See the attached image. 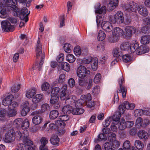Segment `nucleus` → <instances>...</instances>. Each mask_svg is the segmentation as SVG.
Here are the masks:
<instances>
[{"instance_id":"nucleus-1","label":"nucleus","mask_w":150,"mask_h":150,"mask_svg":"<svg viewBox=\"0 0 150 150\" xmlns=\"http://www.w3.org/2000/svg\"><path fill=\"white\" fill-rule=\"evenodd\" d=\"M149 50L147 47L143 45L139 46L138 42L137 41L133 40L130 43L128 52L130 53L135 52L136 54H141L148 52Z\"/></svg>"},{"instance_id":"nucleus-2","label":"nucleus","mask_w":150,"mask_h":150,"mask_svg":"<svg viewBox=\"0 0 150 150\" xmlns=\"http://www.w3.org/2000/svg\"><path fill=\"white\" fill-rule=\"evenodd\" d=\"M96 21L97 26L101 27L107 32H109L113 29L112 24L108 21H103L105 18L103 16H97Z\"/></svg>"},{"instance_id":"nucleus-3","label":"nucleus","mask_w":150,"mask_h":150,"mask_svg":"<svg viewBox=\"0 0 150 150\" xmlns=\"http://www.w3.org/2000/svg\"><path fill=\"white\" fill-rule=\"evenodd\" d=\"M42 45L40 41V39L39 38H38L36 45V53L37 57L38 59L40 58L41 59V60L39 65H38L37 64L35 65V67H39L38 69L40 70L43 63V59H44L45 57L44 53L42 52Z\"/></svg>"},{"instance_id":"nucleus-4","label":"nucleus","mask_w":150,"mask_h":150,"mask_svg":"<svg viewBox=\"0 0 150 150\" xmlns=\"http://www.w3.org/2000/svg\"><path fill=\"white\" fill-rule=\"evenodd\" d=\"M109 21L114 24H122L124 21V17L123 13L121 11H118L113 16H110Z\"/></svg>"},{"instance_id":"nucleus-5","label":"nucleus","mask_w":150,"mask_h":150,"mask_svg":"<svg viewBox=\"0 0 150 150\" xmlns=\"http://www.w3.org/2000/svg\"><path fill=\"white\" fill-rule=\"evenodd\" d=\"M123 81V77L122 76L120 78L118 81V83L120 86V89L117 91V93H115L114 98V101L113 102V103H117L118 102L119 97L117 93H121L122 97L123 98L126 97L127 90L124 86L122 85V83Z\"/></svg>"},{"instance_id":"nucleus-6","label":"nucleus","mask_w":150,"mask_h":150,"mask_svg":"<svg viewBox=\"0 0 150 150\" xmlns=\"http://www.w3.org/2000/svg\"><path fill=\"white\" fill-rule=\"evenodd\" d=\"M135 105L133 103L129 104L127 101H125L123 105H120L119 106V112L117 115L119 114L121 115V114H123L125 110L127 109H133L135 107Z\"/></svg>"},{"instance_id":"nucleus-7","label":"nucleus","mask_w":150,"mask_h":150,"mask_svg":"<svg viewBox=\"0 0 150 150\" xmlns=\"http://www.w3.org/2000/svg\"><path fill=\"white\" fill-rule=\"evenodd\" d=\"M3 139L6 143H11L14 142L15 140V136L14 135L13 130L12 129L8 130L5 134Z\"/></svg>"},{"instance_id":"nucleus-8","label":"nucleus","mask_w":150,"mask_h":150,"mask_svg":"<svg viewBox=\"0 0 150 150\" xmlns=\"http://www.w3.org/2000/svg\"><path fill=\"white\" fill-rule=\"evenodd\" d=\"M90 71L83 66L80 65L77 69V74L79 77L84 78Z\"/></svg>"},{"instance_id":"nucleus-9","label":"nucleus","mask_w":150,"mask_h":150,"mask_svg":"<svg viewBox=\"0 0 150 150\" xmlns=\"http://www.w3.org/2000/svg\"><path fill=\"white\" fill-rule=\"evenodd\" d=\"M120 115L119 114V115L115 114L113 116H110L107 118L105 121L103 122L102 125L104 127H107L110 125L111 120L112 121L116 122H117V121H119L120 118Z\"/></svg>"},{"instance_id":"nucleus-10","label":"nucleus","mask_w":150,"mask_h":150,"mask_svg":"<svg viewBox=\"0 0 150 150\" xmlns=\"http://www.w3.org/2000/svg\"><path fill=\"white\" fill-rule=\"evenodd\" d=\"M2 30L5 32H9L13 31L14 27L13 25H11L7 21H3L1 22Z\"/></svg>"},{"instance_id":"nucleus-11","label":"nucleus","mask_w":150,"mask_h":150,"mask_svg":"<svg viewBox=\"0 0 150 150\" xmlns=\"http://www.w3.org/2000/svg\"><path fill=\"white\" fill-rule=\"evenodd\" d=\"M22 110L21 112V115L25 116L27 115L30 110V108L29 103L28 101L23 102L21 105Z\"/></svg>"},{"instance_id":"nucleus-12","label":"nucleus","mask_w":150,"mask_h":150,"mask_svg":"<svg viewBox=\"0 0 150 150\" xmlns=\"http://www.w3.org/2000/svg\"><path fill=\"white\" fill-rule=\"evenodd\" d=\"M139 6L137 4L134 2H131L125 6V9L127 11L136 12Z\"/></svg>"},{"instance_id":"nucleus-13","label":"nucleus","mask_w":150,"mask_h":150,"mask_svg":"<svg viewBox=\"0 0 150 150\" xmlns=\"http://www.w3.org/2000/svg\"><path fill=\"white\" fill-rule=\"evenodd\" d=\"M30 13V11L28 12V9L27 8H23L20 12V18L26 23L28 21V16Z\"/></svg>"},{"instance_id":"nucleus-14","label":"nucleus","mask_w":150,"mask_h":150,"mask_svg":"<svg viewBox=\"0 0 150 150\" xmlns=\"http://www.w3.org/2000/svg\"><path fill=\"white\" fill-rule=\"evenodd\" d=\"M125 30L126 31L125 33H124V35L125 37H130L133 33H134L136 32V28L134 26H128L125 27Z\"/></svg>"},{"instance_id":"nucleus-15","label":"nucleus","mask_w":150,"mask_h":150,"mask_svg":"<svg viewBox=\"0 0 150 150\" xmlns=\"http://www.w3.org/2000/svg\"><path fill=\"white\" fill-rule=\"evenodd\" d=\"M35 112H33L32 113V115H34L32 119V122L35 125H39L42 122L43 120L42 118L38 114L35 115Z\"/></svg>"},{"instance_id":"nucleus-16","label":"nucleus","mask_w":150,"mask_h":150,"mask_svg":"<svg viewBox=\"0 0 150 150\" xmlns=\"http://www.w3.org/2000/svg\"><path fill=\"white\" fill-rule=\"evenodd\" d=\"M112 33L114 35L119 38L124 35V33L122 29L119 27L115 28L112 31Z\"/></svg>"},{"instance_id":"nucleus-17","label":"nucleus","mask_w":150,"mask_h":150,"mask_svg":"<svg viewBox=\"0 0 150 150\" xmlns=\"http://www.w3.org/2000/svg\"><path fill=\"white\" fill-rule=\"evenodd\" d=\"M100 4L98 3L96 6L95 7L96 13L104 15L106 12V7L105 6H103L100 8Z\"/></svg>"},{"instance_id":"nucleus-18","label":"nucleus","mask_w":150,"mask_h":150,"mask_svg":"<svg viewBox=\"0 0 150 150\" xmlns=\"http://www.w3.org/2000/svg\"><path fill=\"white\" fill-rule=\"evenodd\" d=\"M119 0H110L109 3L107 5V8L110 11L114 9L117 6Z\"/></svg>"},{"instance_id":"nucleus-19","label":"nucleus","mask_w":150,"mask_h":150,"mask_svg":"<svg viewBox=\"0 0 150 150\" xmlns=\"http://www.w3.org/2000/svg\"><path fill=\"white\" fill-rule=\"evenodd\" d=\"M59 99V98L58 96H51L50 103L51 104H54V107L56 109L59 108L60 106Z\"/></svg>"},{"instance_id":"nucleus-20","label":"nucleus","mask_w":150,"mask_h":150,"mask_svg":"<svg viewBox=\"0 0 150 150\" xmlns=\"http://www.w3.org/2000/svg\"><path fill=\"white\" fill-rule=\"evenodd\" d=\"M138 136L139 138L143 139L144 141L147 140L149 137L148 133L145 131L142 130L138 132Z\"/></svg>"},{"instance_id":"nucleus-21","label":"nucleus","mask_w":150,"mask_h":150,"mask_svg":"<svg viewBox=\"0 0 150 150\" xmlns=\"http://www.w3.org/2000/svg\"><path fill=\"white\" fill-rule=\"evenodd\" d=\"M13 97L11 95H9L5 98L2 100V104L5 106H9L13 100Z\"/></svg>"},{"instance_id":"nucleus-22","label":"nucleus","mask_w":150,"mask_h":150,"mask_svg":"<svg viewBox=\"0 0 150 150\" xmlns=\"http://www.w3.org/2000/svg\"><path fill=\"white\" fill-rule=\"evenodd\" d=\"M28 131L27 130H18L16 132H14V135L15 136V138L17 140L23 139L25 136V131Z\"/></svg>"},{"instance_id":"nucleus-23","label":"nucleus","mask_w":150,"mask_h":150,"mask_svg":"<svg viewBox=\"0 0 150 150\" xmlns=\"http://www.w3.org/2000/svg\"><path fill=\"white\" fill-rule=\"evenodd\" d=\"M25 136L23 139L24 143L25 144L28 146H30L33 144V142L28 139V131H25Z\"/></svg>"},{"instance_id":"nucleus-24","label":"nucleus","mask_w":150,"mask_h":150,"mask_svg":"<svg viewBox=\"0 0 150 150\" xmlns=\"http://www.w3.org/2000/svg\"><path fill=\"white\" fill-rule=\"evenodd\" d=\"M36 93V89L35 88H32L27 90L25 96L28 98H32Z\"/></svg>"},{"instance_id":"nucleus-25","label":"nucleus","mask_w":150,"mask_h":150,"mask_svg":"<svg viewBox=\"0 0 150 150\" xmlns=\"http://www.w3.org/2000/svg\"><path fill=\"white\" fill-rule=\"evenodd\" d=\"M65 124L59 120H57L55 121V123H51L49 125V127L51 129H54L57 128L59 126H62L64 127Z\"/></svg>"},{"instance_id":"nucleus-26","label":"nucleus","mask_w":150,"mask_h":150,"mask_svg":"<svg viewBox=\"0 0 150 150\" xmlns=\"http://www.w3.org/2000/svg\"><path fill=\"white\" fill-rule=\"evenodd\" d=\"M139 13L143 16H146L148 15V12L146 8L143 6H139L137 8Z\"/></svg>"},{"instance_id":"nucleus-27","label":"nucleus","mask_w":150,"mask_h":150,"mask_svg":"<svg viewBox=\"0 0 150 150\" xmlns=\"http://www.w3.org/2000/svg\"><path fill=\"white\" fill-rule=\"evenodd\" d=\"M77 100V98L75 96H69L65 100V103L70 104H74Z\"/></svg>"},{"instance_id":"nucleus-28","label":"nucleus","mask_w":150,"mask_h":150,"mask_svg":"<svg viewBox=\"0 0 150 150\" xmlns=\"http://www.w3.org/2000/svg\"><path fill=\"white\" fill-rule=\"evenodd\" d=\"M150 42V36L145 35L142 36L140 40V42L143 45H146Z\"/></svg>"},{"instance_id":"nucleus-29","label":"nucleus","mask_w":150,"mask_h":150,"mask_svg":"<svg viewBox=\"0 0 150 150\" xmlns=\"http://www.w3.org/2000/svg\"><path fill=\"white\" fill-rule=\"evenodd\" d=\"M134 145L136 148L139 150H142L144 147V145L142 142L139 140L135 141Z\"/></svg>"},{"instance_id":"nucleus-30","label":"nucleus","mask_w":150,"mask_h":150,"mask_svg":"<svg viewBox=\"0 0 150 150\" xmlns=\"http://www.w3.org/2000/svg\"><path fill=\"white\" fill-rule=\"evenodd\" d=\"M84 111V110L81 108L76 107V108H73L72 107L71 113L73 115H79L82 114Z\"/></svg>"},{"instance_id":"nucleus-31","label":"nucleus","mask_w":150,"mask_h":150,"mask_svg":"<svg viewBox=\"0 0 150 150\" xmlns=\"http://www.w3.org/2000/svg\"><path fill=\"white\" fill-rule=\"evenodd\" d=\"M4 3H5L4 5L3 6L4 7H11L9 5L15 6L17 3V0H3Z\"/></svg>"},{"instance_id":"nucleus-32","label":"nucleus","mask_w":150,"mask_h":150,"mask_svg":"<svg viewBox=\"0 0 150 150\" xmlns=\"http://www.w3.org/2000/svg\"><path fill=\"white\" fill-rule=\"evenodd\" d=\"M43 95L42 94L36 95L32 99V102L34 103H37L40 102L43 98Z\"/></svg>"},{"instance_id":"nucleus-33","label":"nucleus","mask_w":150,"mask_h":150,"mask_svg":"<svg viewBox=\"0 0 150 150\" xmlns=\"http://www.w3.org/2000/svg\"><path fill=\"white\" fill-rule=\"evenodd\" d=\"M106 35L105 32L102 30H99L98 33L97 39L99 41L103 40L105 38Z\"/></svg>"},{"instance_id":"nucleus-34","label":"nucleus","mask_w":150,"mask_h":150,"mask_svg":"<svg viewBox=\"0 0 150 150\" xmlns=\"http://www.w3.org/2000/svg\"><path fill=\"white\" fill-rule=\"evenodd\" d=\"M50 141L52 144L57 146L59 145V139L57 135L52 136L50 139Z\"/></svg>"},{"instance_id":"nucleus-35","label":"nucleus","mask_w":150,"mask_h":150,"mask_svg":"<svg viewBox=\"0 0 150 150\" xmlns=\"http://www.w3.org/2000/svg\"><path fill=\"white\" fill-rule=\"evenodd\" d=\"M113 55L115 57H119L122 54V52L119 48L115 47L112 52Z\"/></svg>"},{"instance_id":"nucleus-36","label":"nucleus","mask_w":150,"mask_h":150,"mask_svg":"<svg viewBox=\"0 0 150 150\" xmlns=\"http://www.w3.org/2000/svg\"><path fill=\"white\" fill-rule=\"evenodd\" d=\"M72 107L70 105L64 106L62 108V111L64 114H69L71 113Z\"/></svg>"},{"instance_id":"nucleus-37","label":"nucleus","mask_w":150,"mask_h":150,"mask_svg":"<svg viewBox=\"0 0 150 150\" xmlns=\"http://www.w3.org/2000/svg\"><path fill=\"white\" fill-rule=\"evenodd\" d=\"M118 129L120 130H123L126 128L125 122L124 119L122 118L120 121V123L118 125Z\"/></svg>"},{"instance_id":"nucleus-38","label":"nucleus","mask_w":150,"mask_h":150,"mask_svg":"<svg viewBox=\"0 0 150 150\" xmlns=\"http://www.w3.org/2000/svg\"><path fill=\"white\" fill-rule=\"evenodd\" d=\"M74 104L76 107L81 108V107L85 105L86 103L81 98V96L80 99L76 101Z\"/></svg>"},{"instance_id":"nucleus-39","label":"nucleus","mask_w":150,"mask_h":150,"mask_svg":"<svg viewBox=\"0 0 150 150\" xmlns=\"http://www.w3.org/2000/svg\"><path fill=\"white\" fill-rule=\"evenodd\" d=\"M81 98L83 100L86 104L88 101L91 100L92 99L91 95L90 93L85 95H82L81 96Z\"/></svg>"},{"instance_id":"nucleus-40","label":"nucleus","mask_w":150,"mask_h":150,"mask_svg":"<svg viewBox=\"0 0 150 150\" xmlns=\"http://www.w3.org/2000/svg\"><path fill=\"white\" fill-rule=\"evenodd\" d=\"M98 60L97 59H93L91 63V67L94 71L96 70L98 68Z\"/></svg>"},{"instance_id":"nucleus-41","label":"nucleus","mask_w":150,"mask_h":150,"mask_svg":"<svg viewBox=\"0 0 150 150\" xmlns=\"http://www.w3.org/2000/svg\"><path fill=\"white\" fill-rule=\"evenodd\" d=\"M50 109V106L48 104H44L41 106L40 112L41 113H43L47 112Z\"/></svg>"},{"instance_id":"nucleus-42","label":"nucleus","mask_w":150,"mask_h":150,"mask_svg":"<svg viewBox=\"0 0 150 150\" xmlns=\"http://www.w3.org/2000/svg\"><path fill=\"white\" fill-rule=\"evenodd\" d=\"M22 123L21 128L23 130H26L29 127L30 123L28 119H25Z\"/></svg>"},{"instance_id":"nucleus-43","label":"nucleus","mask_w":150,"mask_h":150,"mask_svg":"<svg viewBox=\"0 0 150 150\" xmlns=\"http://www.w3.org/2000/svg\"><path fill=\"white\" fill-rule=\"evenodd\" d=\"M59 113L56 110H53L51 111L50 114V118L51 119H54L58 116Z\"/></svg>"},{"instance_id":"nucleus-44","label":"nucleus","mask_w":150,"mask_h":150,"mask_svg":"<svg viewBox=\"0 0 150 150\" xmlns=\"http://www.w3.org/2000/svg\"><path fill=\"white\" fill-rule=\"evenodd\" d=\"M61 67L62 69L68 72L70 70V66L69 64L67 62H63L61 65Z\"/></svg>"},{"instance_id":"nucleus-45","label":"nucleus","mask_w":150,"mask_h":150,"mask_svg":"<svg viewBox=\"0 0 150 150\" xmlns=\"http://www.w3.org/2000/svg\"><path fill=\"white\" fill-rule=\"evenodd\" d=\"M64 49L66 52L67 53H70L71 51L72 47L70 44L68 43H66L64 45Z\"/></svg>"},{"instance_id":"nucleus-46","label":"nucleus","mask_w":150,"mask_h":150,"mask_svg":"<svg viewBox=\"0 0 150 150\" xmlns=\"http://www.w3.org/2000/svg\"><path fill=\"white\" fill-rule=\"evenodd\" d=\"M60 90L59 88L58 87L54 88L51 91V96H58V95Z\"/></svg>"},{"instance_id":"nucleus-47","label":"nucleus","mask_w":150,"mask_h":150,"mask_svg":"<svg viewBox=\"0 0 150 150\" xmlns=\"http://www.w3.org/2000/svg\"><path fill=\"white\" fill-rule=\"evenodd\" d=\"M76 58L72 54H69L67 55L66 59L67 61L70 63L74 62L75 61Z\"/></svg>"},{"instance_id":"nucleus-48","label":"nucleus","mask_w":150,"mask_h":150,"mask_svg":"<svg viewBox=\"0 0 150 150\" xmlns=\"http://www.w3.org/2000/svg\"><path fill=\"white\" fill-rule=\"evenodd\" d=\"M107 139V136L104 134H100L98 136V139H95V141L97 143V141H105Z\"/></svg>"},{"instance_id":"nucleus-49","label":"nucleus","mask_w":150,"mask_h":150,"mask_svg":"<svg viewBox=\"0 0 150 150\" xmlns=\"http://www.w3.org/2000/svg\"><path fill=\"white\" fill-rule=\"evenodd\" d=\"M83 50H81L79 46H76L75 47L74 49V52L75 54L77 56H79Z\"/></svg>"},{"instance_id":"nucleus-50","label":"nucleus","mask_w":150,"mask_h":150,"mask_svg":"<svg viewBox=\"0 0 150 150\" xmlns=\"http://www.w3.org/2000/svg\"><path fill=\"white\" fill-rule=\"evenodd\" d=\"M130 44L127 42H125L122 44L120 46V48L121 50H127L128 52L129 49L130 47Z\"/></svg>"},{"instance_id":"nucleus-51","label":"nucleus","mask_w":150,"mask_h":150,"mask_svg":"<svg viewBox=\"0 0 150 150\" xmlns=\"http://www.w3.org/2000/svg\"><path fill=\"white\" fill-rule=\"evenodd\" d=\"M119 40V38L115 35H112L108 37V40L111 43H114L117 42Z\"/></svg>"},{"instance_id":"nucleus-52","label":"nucleus","mask_w":150,"mask_h":150,"mask_svg":"<svg viewBox=\"0 0 150 150\" xmlns=\"http://www.w3.org/2000/svg\"><path fill=\"white\" fill-rule=\"evenodd\" d=\"M7 115L9 117H13L15 116L16 114V111L15 109L9 108L7 112Z\"/></svg>"},{"instance_id":"nucleus-53","label":"nucleus","mask_w":150,"mask_h":150,"mask_svg":"<svg viewBox=\"0 0 150 150\" xmlns=\"http://www.w3.org/2000/svg\"><path fill=\"white\" fill-rule=\"evenodd\" d=\"M93 58L91 57L83 58L81 60V63L84 64H88L91 62Z\"/></svg>"},{"instance_id":"nucleus-54","label":"nucleus","mask_w":150,"mask_h":150,"mask_svg":"<svg viewBox=\"0 0 150 150\" xmlns=\"http://www.w3.org/2000/svg\"><path fill=\"white\" fill-rule=\"evenodd\" d=\"M143 24L147 27H150V18L147 17L143 19Z\"/></svg>"},{"instance_id":"nucleus-55","label":"nucleus","mask_w":150,"mask_h":150,"mask_svg":"<svg viewBox=\"0 0 150 150\" xmlns=\"http://www.w3.org/2000/svg\"><path fill=\"white\" fill-rule=\"evenodd\" d=\"M50 86V85L47 82H44L41 85V90L42 91H47L49 89Z\"/></svg>"},{"instance_id":"nucleus-56","label":"nucleus","mask_w":150,"mask_h":150,"mask_svg":"<svg viewBox=\"0 0 150 150\" xmlns=\"http://www.w3.org/2000/svg\"><path fill=\"white\" fill-rule=\"evenodd\" d=\"M68 83L69 87L70 88H73L75 86V81L73 78L70 79L68 81Z\"/></svg>"},{"instance_id":"nucleus-57","label":"nucleus","mask_w":150,"mask_h":150,"mask_svg":"<svg viewBox=\"0 0 150 150\" xmlns=\"http://www.w3.org/2000/svg\"><path fill=\"white\" fill-rule=\"evenodd\" d=\"M122 59L123 62L127 63L131 60V57L129 54H126L122 56Z\"/></svg>"},{"instance_id":"nucleus-58","label":"nucleus","mask_w":150,"mask_h":150,"mask_svg":"<svg viewBox=\"0 0 150 150\" xmlns=\"http://www.w3.org/2000/svg\"><path fill=\"white\" fill-rule=\"evenodd\" d=\"M116 134L113 132L110 133L108 136V140L110 142H112L116 139Z\"/></svg>"},{"instance_id":"nucleus-59","label":"nucleus","mask_w":150,"mask_h":150,"mask_svg":"<svg viewBox=\"0 0 150 150\" xmlns=\"http://www.w3.org/2000/svg\"><path fill=\"white\" fill-rule=\"evenodd\" d=\"M93 85V80L90 79L88 82H86V85L85 86V88L87 89H90Z\"/></svg>"},{"instance_id":"nucleus-60","label":"nucleus","mask_w":150,"mask_h":150,"mask_svg":"<svg viewBox=\"0 0 150 150\" xmlns=\"http://www.w3.org/2000/svg\"><path fill=\"white\" fill-rule=\"evenodd\" d=\"M8 21L10 23L11 25H13L14 27V25L17 22V20L14 18L13 17H9L7 18Z\"/></svg>"},{"instance_id":"nucleus-61","label":"nucleus","mask_w":150,"mask_h":150,"mask_svg":"<svg viewBox=\"0 0 150 150\" xmlns=\"http://www.w3.org/2000/svg\"><path fill=\"white\" fill-rule=\"evenodd\" d=\"M143 115V110L142 109H137L134 111V115L135 117H138Z\"/></svg>"},{"instance_id":"nucleus-62","label":"nucleus","mask_w":150,"mask_h":150,"mask_svg":"<svg viewBox=\"0 0 150 150\" xmlns=\"http://www.w3.org/2000/svg\"><path fill=\"white\" fill-rule=\"evenodd\" d=\"M112 142V145L113 149H116L120 145V142L117 140H115Z\"/></svg>"},{"instance_id":"nucleus-63","label":"nucleus","mask_w":150,"mask_h":150,"mask_svg":"<svg viewBox=\"0 0 150 150\" xmlns=\"http://www.w3.org/2000/svg\"><path fill=\"white\" fill-rule=\"evenodd\" d=\"M0 17L2 18H6L8 15L5 8H2L0 11Z\"/></svg>"},{"instance_id":"nucleus-64","label":"nucleus","mask_w":150,"mask_h":150,"mask_svg":"<svg viewBox=\"0 0 150 150\" xmlns=\"http://www.w3.org/2000/svg\"><path fill=\"white\" fill-rule=\"evenodd\" d=\"M105 150H112L113 149L112 145L110 143H105L103 145Z\"/></svg>"}]
</instances>
